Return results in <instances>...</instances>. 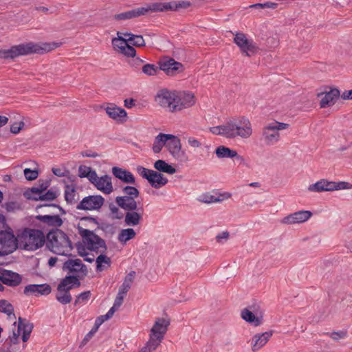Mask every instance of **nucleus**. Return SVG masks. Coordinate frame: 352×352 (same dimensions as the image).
<instances>
[{
  "instance_id": "nucleus-1",
  "label": "nucleus",
  "mask_w": 352,
  "mask_h": 352,
  "mask_svg": "<svg viewBox=\"0 0 352 352\" xmlns=\"http://www.w3.org/2000/svg\"><path fill=\"white\" fill-rule=\"evenodd\" d=\"M78 230L82 237L83 243L87 245V250L92 252H101L96 260V271L101 272L103 270L102 263L110 266L111 263V258L104 254L107 250L105 241L90 230L78 226Z\"/></svg>"
},
{
  "instance_id": "nucleus-2",
  "label": "nucleus",
  "mask_w": 352,
  "mask_h": 352,
  "mask_svg": "<svg viewBox=\"0 0 352 352\" xmlns=\"http://www.w3.org/2000/svg\"><path fill=\"white\" fill-rule=\"evenodd\" d=\"M46 246L53 253L63 256H72L67 252L73 249L69 236L60 229H52L45 236Z\"/></svg>"
},
{
  "instance_id": "nucleus-3",
  "label": "nucleus",
  "mask_w": 352,
  "mask_h": 352,
  "mask_svg": "<svg viewBox=\"0 0 352 352\" xmlns=\"http://www.w3.org/2000/svg\"><path fill=\"white\" fill-rule=\"evenodd\" d=\"M45 236L43 232L38 229L25 228L18 230L19 239V248L28 251H35L45 243Z\"/></svg>"
},
{
  "instance_id": "nucleus-4",
  "label": "nucleus",
  "mask_w": 352,
  "mask_h": 352,
  "mask_svg": "<svg viewBox=\"0 0 352 352\" xmlns=\"http://www.w3.org/2000/svg\"><path fill=\"white\" fill-rule=\"evenodd\" d=\"M36 51V46L33 42L21 43L12 46L10 49L0 50V58L14 59L20 56H28L32 54Z\"/></svg>"
},
{
  "instance_id": "nucleus-5",
  "label": "nucleus",
  "mask_w": 352,
  "mask_h": 352,
  "mask_svg": "<svg viewBox=\"0 0 352 352\" xmlns=\"http://www.w3.org/2000/svg\"><path fill=\"white\" fill-rule=\"evenodd\" d=\"M289 127L287 123L274 121L265 125L262 129V137L267 145H273L279 140L280 130Z\"/></svg>"
},
{
  "instance_id": "nucleus-6",
  "label": "nucleus",
  "mask_w": 352,
  "mask_h": 352,
  "mask_svg": "<svg viewBox=\"0 0 352 352\" xmlns=\"http://www.w3.org/2000/svg\"><path fill=\"white\" fill-rule=\"evenodd\" d=\"M0 244L1 248L7 250L8 254H12L18 248L19 245V239L18 235L15 236L12 228L7 226L5 230L0 231Z\"/></svg>"
},
{
  "instance_id": "nucleus-7",
  "label": "nucleus",
  "mask_w": 352,
  "mask_h": 352,
  "mask_svg": "<svg viewBox=\"0 0 352 352\" xmlns=\"http://www.w3.org/2000/svg\"><path fill=\"white\" fill-rule=\"evenodd\" d=\"M122 191L126 195L118 196L116 198V203L119 207L132 208V205L135 206L138 204L135 198L139 196L140 192L135 187L126 186L123 188Z\"/></svg>"
},
{
  "instance_id": "nucleus-8",
  "label": "nucleus",
  "mask_w": 352,
  "mask_h": 352,
  "mask_svg": "<svg viewBox=\"0 0 352 352\" xmlns=\"http://www.w3.org/2000/svg\"><path fill=\"white\" fill-rule=\"evenodd\" d=\"M126 211L124 216V223L128 226H136L140 223L143 219L144 209L142 207L138 208V204L132 208H121Z\"/></svg>"
},
{
  "instance_id": "nucleus-9",
  "label": "nucleus",
  "mask_w": 352,
  "mask_h": 352,
  "mask_svg": "<svg viewBox=\"0 0 352 352\" xmlns=\"http://www.w3.org/2000/svg\"><path fill=\"white\" fill-rule=\"evenodd\" d=\"M104 199L101 195H89L84 197L76 206L77 210H99L104 204Z\"/></svg>"
},
{
  "instance_id": "nucleus-10",
  "label": "nucleus",
  "mask_w": 352,
  "mask_h": 352,
  "mask_svg": "<svg viewBox=\"0 0 352 352\" xmlns=\"http://www.w3.org/2000/svg\"><path fill=\"white\" fill-rule=\"evenodd\" d=\"M175 93L171 92L166 89L160 90L155 96V102L162 107L168 108L171 112H175L173 110V105L177 103L175 102Z\"/></svg>"
},
{
  "instance_id": "nucleus-11",
  "label": "nucleus",
  "mask_w": 352,
  "mask_h": 352,
  "mask_svg": "<svg viewBox=\"0 0 352 352\" xmlns=\"http://www.w3.org/2000/svg\"><path fill=\"white\" fill-rule=\"evenodd\" d=\"M160 138H164L166 141V146L169 151L170 153L175 158H180L181 155H184V152L182 151V145L180 140L171 134L161 135Z\"/></svg>"
},
{
  "instance_id": "nucleus-12",
  "label": "nucleus",
  "mask_w": 352,
  "mask_h": 352,
  "mask_svg": "<svg viewBox=\"0 0 352 352\" xmlns=\"http://www.w3.org/2000/svg\"><path fill=\"white\" fill-rule=\"evenodd\" d=\"M158 65L159 71H164L168 76H175L183 70V65L172 58L160 60Z\"/></svg>"
},
{
  "instance_id": "nucleus-13",
  "label": "nucleus",
  "mask_w": 352,
  "mask_h": 352,
  "mask_svg": "<svg viewBox=\"0 0 352 352\" xmlns=\"http://www.w3.org/2000/svg\"><path fill=\"white\" fill-rule=\"evenodd\" d=\"M175 99L177 103L173 107V110L175 111L189 108L195 103V96L190 92L175 94Z\"/></svg>"
},
{
  "instance_id": "nucleus-14",
  "label": "nucleus",
  "mask_w": 352,
  "mask_h": 352,
  "mask_svg": "<svg viewBox=\"0 0 352 352\" xmlns=\"http://www.w3.org/2000/svg\"><path fill=\"white\" fill-rule=\"evenodd\" d=\"M0 281L9 287H16L22 282V276L17 272L0 268Z\"/></svg>"
},
{
  "instance_id": "nucleus-15",
  "label": "nucleus",
  "mask_w": 352,
  "mask_h": 352,
  "mask_svg": "<svg viewBox=\"0 0 352 352\" xmlns=\"http://www.w3.org/2000/svg\"><path fill=\"white\" fill-rule=\"evenodd\" d=\"M274 331L270 330L261 333H256L249 341L252 346V351L256 352L265 346L272 336Z\"/></svg>"
},
{
  "instance_id": "nucleus-16",
  "label": "nucleus",
  "mask_w": 352,
  "mask_h": 352,
  "mask_svg": "<svg viewBox=\"0 0 352 352\" xmlns=\"http://www.w3.org/2000/svg\"><path fill=\"white\" fill-rule=\"evenodd\" d=\"M312 213L308 210H300L284 217L281 222L285 224L300 223L307 221Z\"/></svg>"
},
{
  "instance_id": "nucleus-17",
  "label": "nucleus",
  "mask_w": 352,
  "mask_h": 352,
  "mask_svg": "<svg viewBox=\"0 0 352 352\" xmlns=\"http://www.w3.org/2000/svg\"><path fill=\"white\" fill-rule=\"evenodd\" d=\"M237 129H236L235 138L240 136L242 138H248L252 133V125L250 120L241 117L236 122Z\"/></svg>"
},
{
  "instance_id": "nucleus-18",
  "label": "nucleus",
  "mask_w": 352,
  "mask_h": 352,
  "mask_svg": "<svg viewBox=\"0 0 352 352\" xmlns=\"http://www.w3.org/2000/svg\"><path fill=\"white\" fill-rule=\"evenodd\" d=\"M35 219L36 220H38L39 221L45 223L48 227H52V229H58V228L60 227L63 223V221L62 220V219L60 217V215H58V214H56V215L38 214L35 217Z\"/></svg>"
},
{
  "instance_id": "nucleus-19",
  "label": "nucleus",
  "mask_w": 352,
  "mask_h": 352,
  "mask_svg": "<svg viewBox=\"0 0 352 352\" xmlns=\"http://www.w3.org/2000/svg\"><path fill=\"white\" fill-rule=\"evenodd\" d=\"M340 96V90L338 88L331 89L325 93L320 102V108L331 107L335 104Z\"/></svg>"
},
{
  "instance_id": "nucleus-20",
  "label": "nucleus",
  "mask_w": 352,
  "mask_h": 352,
  "mask_svg": "<svg viewBox=\"0 0 352 352\" xmlns=\"http://www.w3.org/2000/svg\"><path fill=\"white\" fill-rule=\"evenodd\" d=\"M241 317L245 322L254 327H258L263 323V318L262 316H259L246 308L241 310Z\"/></svg>"
},
{
  "instance_id": "nucleus-21",
  "label": "nucleus",
  "mask_w": 352,
  "mask_h": 352,
  "mask_svg": "<svg viewBox=\"0 0 352 352\" xmlns=\"http://www.w3.org/2000/svg\"><path fill=\"white\" fill-rule=\"evenodd\" d=\"M308 190L311 192H323L336 190L335 182H329L325 179H320L316 183L309 186Z\"/></svg>"
},
{
  "instance_id": "nucleus-22",
  "label": "nucleus",
  "mask_w": 352,
  "mask_h": 352,
  "mask_svg": "<svg viewBox=\"0 0 352 352\" xmlns=\"http://www.w3.org/2000/svg\"><path fill=\"white\" fill-rule=\"evenodd\" d=\"M113 175L118 179L126 184H134L135 179L133 175L129 170L122 168L114 166L112 168Z\"/></svg>"
},
{
  "instance_id": "nucleus-23",
  "label": "nucleus",
  "mask_w": 352,
  "mask_h": 352,
  "mask_svg": "<svg viewBox=\"0 0 352 352\" xmlns=\"http://www.w3.org/2000/svg\"><path fill=\"white\" fill-rule=\"evenodd\" d=\"M106 113L113 120L124 122L126 121L127 116L126 111L116 105L111 104L106 108Z\"/></svg>"
},
{
  "instance_id": "nucleus-24",
  "label": "nucleus",
  "mask_w": 352,
  "mask_h": 352,
  "mask_svg": "<svg viewBox=\"0 0 352 352\" xmlns=\"http://www.w3.org/2000/svg\"><path fill=\"white\" fill-rule=\"evenodd\" d=\"M170 325V320L164 318H157L153 326L151 332L160 336L161 338H164L168 327Z\"/></svg>"
},
{
  "instance_id": "nucleus-25",
  "label": "nucleus",
  "mask_w": 352,
  "mask_h": 352,
  "mask_svg": "<svg viewBox=\"0 0 352 352\" xmlns=\"http://www.w3.org/2000/svg\"><path fill=\"white\" fill-rule=\"evenodd\" d=\"M94 185L97 189L105 194H110L113 190L111 177L107 175L100 177Z\"/></svg>"
},
{
  "instance_id": "nucleus-26",
  "label": "nucleus",
  "mask_w": 352,
  "mask_h": 352,
  "mask_svg": "<svg viewBox=\"0 0 352 352\" xmlns=\"http://www.w3.org/2000/svg\"><path fill=\"white\" fill-rule=\"evenodd\" d=\"M168 182V179L166 178L163 174L155 170L151 173V177L148 181L149 184L155 188H160L165 186Z\"/></svg>"
},
{
  "instance_id": "nucleus-27",
  "label": "nucleus",
  "mask_w": 352,
  "mask_h": 352,
  "mask_svg": "<svg viewBox=\"0 0 352 352\" xmlns=\"http://www.w3.org/2000/svg\"><path fill=\"white\" fill-rule=\"evenodd\" d=\"M81 283L78 276L67 275L59 283V289H61L63 287H67V289H72L74 288L79 287Z\"/></svg>"
},
{
  "instance_id": "nucleus-28",
  "label": "nucleus",
  "mask_w": 352,
  "mask_h": 352,
  "mask_svg": "<svg viewBox=\"0 0 352 352\" xmlns=\"http://www.w3.org/2000/svg\"><path fill=\"white\" fill-rule=\"evenodd\" d=\"M144 10L140 9V8H137L124 12L116 14L113 18L116 21L128 20L144 15Z\"/></svg>"
},
{
  "instance_id": "nucleus-29",
  "label": "nucleus",
  "mask_w": 352,
  "mask_h": 352,
  "mask_svg": "<svg viewBox=\"0 0 352 352\" xmlns=\"http://www.w3.org/2000/svg\"><path fill=\"white\" fill-rule=\"evenodd\" d=\"M120 32H118V38H114L113 42L118 43V42H122V44H124V46H120L122 47V52L121 54H123L124 55L128 56V57H133L134 58L136 54V50L135 49L131 46L127 44V39H125L120 36Z\"/></svg>"
},
{
  "instance_id": "nucleus-30",
  "label": "nucleus",
  "mask_w": 352,
  "mask_h": 352,
  "mask_svg": "<svg viewBox=\"0 0 352 352\" xmlns=\"http://www.w3.org/2000/svg\"><path fill=\"white\" fill-rule=\"evenodd\" d=\"M112 316H109L108 313H107L104 315L100 316L98 317L96 320L94 327H92L91 330L86 334L82 342H88L92 336L97 332L98 328L105 321L109 319H110Z\"/></svg>"
},
{
  "instance_id": "nucleus-31",
  "label": "nucleus",
  "mask_w": 352,
  "mask_h": 352,
  "mask_svg": "<svg viewBox=\"0 0 352 352\" xmlns=\"http://www.w3.org/2000/svg\"><path fill=\"white\" fill-rule=\"evenodd\" d=\"M153 166L159 173H165L173 175L177 172L175 168L163 160H158L155 161Z\"/></svg>"
},
{
  "instance_id": "nucleus-32",
  "label": "nucleus",
  "mask_w": 352,
  "mask_h": 352,
  "mask_svg": "<svg viewBox=\"0 0 352 352\" xmlns=\"http://www.w3.org/2000/svg\"><path fill=\"white\" fill-rule=\"evenodd\" d=\"M58 293L56 295V299L63 305H67L72 300V296L70 294V290L67 289V287H62L61 289H59V284L57 287Z\"/></svg>"
},
{
  "instance_id": "nucleus-33",
  "label": "nucleus",
  "mask_w": 352,
  "mask_h": 352,
  "mask_svg": "<svg viewBox=\"0 0 352 352\" xmlns=\"http://www.w3.org/2000/svg\"><path fill=\"white\" fill-rule=\"evenodd\" d=\"M135 272L131 271L124 278V282L119 287L118 292L121 294L126 295L127 292L131 287V284L134 280Z\"/></svg>"
},
{
  "instance_id": "nucleus-34",
  "label": "nucleus",
  "mask_w": 352,
  "mask_h": 352,
  "mask_svg": "<svg viewBox=\"0 0 352 352\" xmlns=\"http://www.w3.org/2000/svg\"><path fill=\"white\" fill-rule=\"evenodd\" d=\"M214 153L218 158H234L236 151L225 146H219L215 149Z\"/></svg>"
},
{
  "instance_id": "nucleus-35",
  "label": "nucleus",
  "mask_w": 352,
  "mask_h": 352,
  "mask_svg": "<svg viewBox=\"0 0 352 352\" xmlns=\"http://www.w3.org/2000/svg\"><path fill=\"white\" fill-rule=\"evenodd\" d=\"M82 262L79 258L76 259H69L66 261L63 265V270L66 271L67 270L69 273H77L78 272V268L80 267V265H82Z\"/></svg>"
},
{
  "instance_id": "nucleus-36",
  "label": "nucleus",
  "mask_w": 352,
  "mask_h": 352,
  "mask_svg": "<svg viewBox=\"0 0 352 352\" xmlns=\"http://www.w3.org/2000/svg\"><path fill=\"white\" fill-rule=\"evenodd\" d=\"M136 235L135 231L131 228L122 229L118 236V240L122 244L126 243L128 241L133 239Z\"/></svg>"
},
{
  "instance_id": "nucleus-37",
  "label": "nucleus",
  "mask_w": 352,
  "mask_h": 352,
  "mask_svg": "<svg viewBox=\"0 0 352 352\" xmlns=\"http://www.w3.org/2000/svg\"><path fill=\"white\" fill-rule=\"evenodd\" d=\"M60 45H61V43H55V42H53L51 43H43L42 45L34 43V45L36 46V51H38V52H33V54H43L44 53L48 52L55 48H57Z\"/></svg>"
},
{
  "instance_id": "nucleus-38",
  "label": "nucleus",
  "mask_w": 352,
  "mask_h": 352,
  "mask_svg": "<svg viewBox=\"0 0 352 352\" xmlns=\"http://www.w3.org/2000/svg\"><path fill=\"white\" fill-rule=\"evenodd\" d=\"M223 135L227 138H234L236 129H237L236 122L234 121H229L226 124H223Z\"/></svg>"
},
{
  "instance_id": "nucleus-39",
  "label": "nucleus",
  "mask_w": 352,
  "mask_h": 352,
  "mask_svg": "<svg viewBox=\"0 0 352 352\" xmlns=\"http://www.w3.org/2000/svg\"><path fill=\"white\" fill-rule=\"evenodd\" d=\"M258 47L252 39H248L247 44H244L242 48H240L241 52L247 56H251L256 54L258 50Z\"/></svg>"
},
{
  "instance_id": "nucleus-40",
  "label": "nucleus",
  "mask_w": 352,
  "mask_h": 352,
  "mask_svg": "<svg viewBox=\"0 0 352 352\" xmlns=\"http://www.w3.org/2000/svg\"><path fill=\"white\" fill-rule=\"evenodd\" d=\"M34 325L32 322H25V324L23 325L21 327H18L17 329L19 331L22 333L21 339L23 342H27L30 336V334L33 330Z\"/></svg>"
},
{
  "instance_id": "nucleus-41",
  "label": "nucleus",
  "mask_w": 352,
  "mask_h": 352,
  "mask_svg": "<svg viewBox=\"0 0 352 352\" xmlns=\"http://www.w3.org/2000/svg\"><path fill=\"white\" fill-rule=\"evenodd\" d=\"M24 197L29 200L40 201L38 197L42 195V192L36 186L28 188L23 193Z\"/></svg>"
},
{
  "instance_id": "nucleus-42",
  "label": "nucleus",
  "mask_w": 352,
  "mask_h": 352,
  "mask_svg": "<svg viewBox=\"0 0 352 352\" xmlns=\"http://www.w3.org/2000/svg\"><path fill=\"white\" fill-rule=\"evenodd\" d=\"M124 36H129L128 41L131 42L133 45L136 47H143L145 45V42L142 35H135L131 33H124Z\"/></svg>"
},
{
  "instance_id": "nucleus-43",
  "label": "nucleus",
  "mask_w": 352,
  "mask_h": 352,
  "mask_svg": "<svg viewBox=\"0 0 352 352\" xmlns=\"http://www.w3.org/2000/svg\"><path fill=\"white\" fill-rule=\"evenodd\" d=\"M140 9H143L145 10L144 12V15L146 14L148 11L153 12H164V3L162 2L152 3L148 4L146 8L141 7Z\"/></svg>"
},
{
  "instance_id": "nucleus-44",
  "label": "nucleus",
  "mask_w": 352,
  "mask_h": 352,
  "mask_svg": "<svg viewBox=\"0 0 352 352\" xmlns=\"http://www.w3.org/2000/svg\"><path fill=\"white\" fill-rule=\"evenodd\" d=\"M16 322H14L13 323L14 328L12 331L10 332L9 336L6 340L7 343L10 344V346H12V344H16L19 342V336L20 332L18 329H15Z\"/></svg>"
},
{
  "instance_id": "nucleus-45",
  "label": "nucleus",
  "mask_w": 352,
  "mask_h": 352,
  "mask_svg": "<svg viewBox=\"0 0 352 352\" xmlns=\"http://www.w3.org/2000/svg\"><path fill=\"white\" fill-rule=\"evenodd\" d=\"M0 312L6 314L8 316L11 315L14 316V307L6 300H0Z\"/></svg>"
},
{
  "instance_id": "nucleus-46",
  "label": "nucleus",
  "mask_w": 352,
  "mask_h": 352,
  "mask_svg": "<svg viewBox=\"0 0 352 352\" xmlns=\"http://www.w3.org/2000/svg\"><path fill=\"white\" fill-rule=\"evenodd\" d=\"M142 72L146 76H155L158 74L159 66L154 64L146 63L144 64L142 67Z\"/></svg>"
},
{
  "instance_id": "nucleus-47",
  "label": "nucleus",
  "mask_w": 352,
  "mask_h": 352,
  "mask_svg": "<svg viewBox=\"0 0 352 352\" xmlns=\"http://www.w3.org/2000/svg\"><path fill=\"white\" fill-rule=\"evenodd\" d=\"M161 135L165 134L160 133L155 138V141L153 146V151L155 153H159L162 151L163 146L166 144L164 138H160Z\"/></svg>"
},
{
  "instance_id": "nucleus-48",
  "label": "nucleus",
  "mask_w": 352,
  "mask_h": 352,
  "mask_svg": "<svg viewBox=\"0 0 352 352\" xmlns=\"http://www.w3.org/2000/svg\"><path fill=\"white\" fill-rule=\"evenodd\" d=\"M75 188L69 185L65 186V199L67 204H73L75 202Z\"/></svg>"
},
{
  "instance_id": "nucleus-49",
  "label": "nucleus",
  "mask_w": 352,
  "mask_h": 352,
  "mask_svg": "<svg viewBox=\"0 0 352 352\" xmlns=\"http://www.w3.org/2000/svg\"><path fill=\"white\" fill-rule=\"evenodd\" d=\"M125 295L121 294L119 292L114 300L113 306L108 311L109 316H113V314L118 310V309L122 305Z\"/></svg>"
},
{
  "instance_id": "nucleus-50",
  "label": "nucleus",
  "mask_w": 352,
  "mask_h": 352,
  "mask_svg": "<svg viewBox=\"0 0 352 352\" xmlns=\"http://www.w3.org/2000/svg\"><path fill=\"white\" fill-rule=\"evenodd\" d=\"M160 336L156 335L152 332L150 334V339L146 342L147 344L151 348L153 351L155 350L157 347L160 344L164 338H160Z\"/></svg>"
},
{
  "instance_id": "nucleus-51",
  "label": "nucleus",
  "mask_w": 352,
  "mask_h": 352,
  "mask_svg": "<svg viewBox=\"0 0 352 352\" xmlns=\"http://www.w3.org/2000/svg\"><path fill=\"white\" fill-rule=\"evenodd\" d=\"M58 197V194L52 188L47 190L46 192H42V195L38 197L40 201H53Z\"/></svg>"
},
{
  "instance_id": "nucleus-52",
  "label": "nucleus",
  "mask_w": 352,
  "mask_h": 352,
  "mask_svg": "<svg viewBox=\"0 0 352 352\" xmlns=\"http://www.w3.org/2000/svg\"><path fill=\"white\" fill-rule=\"evenodd\" d=\"M246 309H250L251 311L254 312L258 316H262L264 317V310L261 307V304L259 302H253L251 305H248Z\"/></svg>"
},
{
  "instance_id": "nucleus-53",
  "label": "nucleus",
  "mask_w": 352,
  "mask_h": 352,
  "mask_svg": "<svg viewBox=\"0 0 352 352\" xmlns=\"http://www.w3.org/2000/svg\"><path fill=\"white\" fill-rule=\"evenodd\" d=\"M248 38L244 33L239 32L235 34L234 38V43L239 46V48H242L244 44H247Z\"/></svg>"
},
{
  "instance_id": "nucleus-54",
  "label": "nucleus",
  "mask_w": 352,
  "mask_h": 352,
  "mask_svg": "<svg viewBox=\"0 0 352 352\" xmlns=\"http://www.w3.org/2000/svg\"><path fill=\"white\" fill-rule=\"evenodd\" d=\"M2 207L8 212H12L21 209V205L16 201H9L2 205Z\"/></svg>"
},
{
  "instance_id": "nucleus-55",
  "label": "nucleus",
  "mask_w": 352,
  "mask_h": 352,
  "mask_svg": "<svg viewBox=\"0 0 352 352\" xmlns=\"http://www.w3.org/2000/svg\"><path fill=\"white\" fill-rule=\"evenodd\" d=\"M51 292L52 287L50 285L47 283L39 284L36 291V296L39 295L47 296L50 294Z\"/></svg>"
},
{
  "instance_id": "nucleus-56",
  "label": "nucleus",
  "mask_w": 352,
  "mask_h": 352,
  "mask_svg": "<svg viewBox=\"0 0 352 352\" xmlns=\"http://www.w3.org/2000/svg\"><path fill=\"white\" fill-rule=\"evenodd\" d=\"M109 210L113 214V219H122L124 218V214L121 212L118 207H116L113 203L109 204Z\"/></svg>"
},
{
  "instance_id": "nucleus-57",
  "label": "nucleus",
  "mask_w": 352,
  "mask_h": 352,
  "mask_svg": "<svg viewBox=\"0 0 352 352\" xmlns=\"http://www.w3.org/2000/svg\"><path fill=\"white\" fill-rule=\"evenodd\" d=\"M136 170L138 174L147 181H148L151 173L153 171V170L146 168L142 166H138Z\"/></svg>"
},
{
  "instance_id": "nucleus-58",
  "label": "nucleus",
  "mask_w": 352,
  "mask_h": 352,
  "mask_svg": "<svg viewBox=\"0 0 352 352\" xmlns=\"http://www.w3.org/2000/svg\"><path fill=\"white\" fill-rule=\"evenodd\" d=\"M24 175L27 180L32 181L36 179L38 176V172L37 170H32L30 168H25Z\"/></svg>"
},
{
  "instance_id": "nucleus-59",
  "label": "nucleus",
  "mask_w": 352,
  "mask_h": 352,
  "mask_svg": "<svg viewBox=\"0 0 352 352\" xmlns=\"http://www.w3.org/2000/svg\"><path fill=\"white\" fill-rule=\"evenodd\" d=\"M98 229L102 230L103 232L106 233H109L111 234H113L115 233V228L114 226L109 223H101L98 226Z\"/></svg>"
},
{
  "instance_id": "nucleus-60",
  "label": "nucleus",
  "mask_w": 352,
  "mask_h": 352,
  "mask_svg": "<svg viewBox=\"0 0 352 352\" xmlns=\"http://www.w3.org/2000/svg\"><path fill=\"white\" fill-rule=\"evenodd\" d=\"M278 7V3L272 2H265L263 3H255L250 6V8H271L276 9Z\"/></svg>"
},
{
  "instance_id": "nucleus-61",
  "label": "nucleus",
  "mask_w": 352,
  "mask_h": 352,
  "mask_svg": "<svg viewBox=\"0 0 352 352\" xmlns=\"http://www.w3.org/2000/svg\"><path fill=\"white\" fill-rule=\"evenodd\" d=\"M38 284H30L25 287L23 294L26 296L35 295L36 296V291Z\"/></svg>"
},
{
  "instance_id": "nucleus-62",
  "label": "nucleus",
  "mask_w": 352,
  "mask_h": 352,
  "mask_svg": "<svg viewBox=\"0 0 352 352\" xmlns=\"http://www.w3.org/2000/svg\"><path fill=\"white\" fill-rule=\"evenodd\" d=\"M91 168L88 167L84 165H80L78 167V177L82 178V177H88V174L89 172H91Z\"/></svg>"
},
{
  "instance_id": "nucleus-63",
  "label": "nucleus",
  "mask_w": 352,
  "mask_h": 352,
  "mask_svg": "<svg viewBox=\"0 0 352 352\" xmlns=\"http://www.w3.org/2000/svg\"><path fill=\"white\" fill-rule=\"evenodd\" d=\"M50 185V180L39 179V180H38L36 187L40 190V191H41L42 192H44L48 188Z\"/></svg>"
},
{
  "instance_id": "nucleus-64",
  "label": "nucleus",
  "mask_w": 352,
  "mask_h": 352,
  "mask_svg": "<svg viewBox=\"0 0 352 352\" xmlns=\"http://www.w3.org/2000/svg\"><path fill=\"white\" fill-rule=\"evenodd\" d=\"M230 236V233L228 231H223L220 233H219L215 239L217 242L219 243H223L224 241H226Z\"/></svg>"
}]
</instances>
